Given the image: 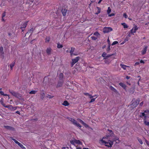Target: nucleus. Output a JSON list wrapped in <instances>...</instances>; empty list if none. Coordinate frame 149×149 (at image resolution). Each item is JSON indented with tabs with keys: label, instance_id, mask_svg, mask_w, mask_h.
<instances>
[{
	"label": "nucleus",
	"instance_id": "f257e3e1",
	"mask_svg": "<svg viewBox=\"0 0 149 149\" xmlns=\"http://www.w3.org/2000/svg\"><path fill=\"white\" fill-rule=\"evenodd\" d=\"M111 136L107 135L106 137H103L100 141V143L101 144H105V145L108 147H111L113 144V141L111 140Z\"/></svg>",
	"mask_w": 149,
	"mask_h": 149
},
{
	"label": "nucleus",
	"instance_id": "f03ea898",
	"mask_svg": "<svg viewBox=\"0 0 149 149\" xmlns=\"http://www.w3.org/2000/svg\"><path fill=\"white\" fill-rule=\"evenodd\" d=\"M67 118L73 124L79 127V128H81V126L79 123L77 121L74 119L69 117H68Z\"/></svg>",
	"mask_w": 149,
	"mask_h": 149
},
{
	"label": "nucleus",
	"instance_id": "7ed1b4c3",
	"mask_svg": "<svg viewBox=\"0 0 149 149\" xmlns=\"http://www.w3.org/2000/svg\"><path fill=\"white\" fill-rule=\"evenodd\" d=\"M108 131H110V134L109 136H111V137H110L111 139V141H113V143L114 141H116L117 140H118L119 138L118 136H113V135H111L112 134H113V133L111 130H108Z\"/></svg>",
	"mask_w": 149,
	"mask_h": 149
},
{
	"label": "nucleus",
	"instance_id": "20e7f679",
	"mask_svg": "<svg viewBox=\"0 0 149 149\" xmlns=\"http://www.w3.org/2000/svg\"><path fill=\"white\" fill-rule=\"evenodd\" d=\"M11 139L13 140L14 142L17 144L22 149H26V148L24 147L23 145L20 143L18 142L17 141L13 138H11Z\"/></svg>",
	"mask_w": 149,
	"mask_h": 149
},
{
	"label": "nucleus",
	"instance_id": "39448f33",
	"mask_svg": "<svg viewBox=\"0 0 149 149\" xmlns=\"http://www.w3.org/2000/svg\"><path fill=\"white\" fill-rule=\"evenodd\" d=\"M112 30V29L111 27H105L103 28V32L104 33H107L111 31Z\"/></svg>",
	"mask_w": 149,
	"mask_h": 149
},
{
	"label": "nucleus",
	"instance_id": "423d86ee",
	"mask_svg": "<svg viewBox=\"0 0 149 149\" xmlns=\"http://www.w3.org/2000/svg\"><path fill=\"white\" fill-rule=\"evenodd\" d=\"M140 100L138 98L136 100L135 102H133L131 104L132 107L133 108L136 107L139 104Z\"/></svg>",
	"mask_w": 149,
	"mask_h": 149
},
{
	"label": "nucleus",
	"instance_id": "0eeeda50",
	"mask_svg": "<svg viewBox=\"0 0 149 149\" xmlns=\"http://www.w3.org/2000/svg\"><path fill=\"white\" fill-rule=\"evenodd\" d=\"M80 58V57L79 56L77 57H76L75 58L72 59V62L71 63V67H72L79 60V59Z\"/></svg>",
	"mask_w": 149,
	"mask_h": 149
},
{
	"label": "nucleus",
	"instance_id": "6e6552de",
	"mask_svg": "<svg viewBox=\"0 0 149 149\" xmlns=\"http://www.w3.org/2000/svg\"><path fill=\"white\" fill-rule=\"evenodd\" d=\"M28 22V21H26L21 25L20 28L22 29V31L24 30L26 26V25Z\"/></svg>",
	"mask_w": 149,
	"mask_h": 149
},
{
	"label": "nucleus",
	"instance_id": "1a4fd4ad",
	"mask_svg": "<svg viewBox=\"0 0 149 149\" xmlns=\"http://www.w3.org/2000/svg\"><path fill=\"white\" fill-rule=\"evenodd\" d=\"M77 120L86 127H88V125L85 123L82 120L79 118L77 119Z\"/></svg>",
	"mask_w": 149,
	"mask_h": 149
},
{
	"label": "nucleus",
	"instance_id": "9d476101",
	"mask_svg": "<svg viewBox=\"0 0 149 149\" xmlns=\"http://www.w3.org/2000/svg\"><path fill=\"white\" fill-rule=\"evenodd\" d=\"M9 91L12 95L15 97H17L19 94L11 90H9Z\"/></svg>",
	"mask_w": 149,
	"mask_h": 149
},
{
	"label": "nucleus",
	"instance_id": "9b49d317",
	"mask_svg": "<svg viewBox=\"0 0 149 149\" xmlns=\"http://www.w3.org/2000/svg\"><path fill=\"white\" fill-rule=\"evenodd\" d=\"M147 48L148 47L147 46H145L144 47L141 51V53L142 55H144L146 54Z\"/></svg>",
	"mask_w": 149,
	"mask_h": 149
},
{
	"label": "nucleus",
	"instance_id": "f8f14e48",
	"mask_svg": "<svg viewBox=\"0 0 149 149\" xmlns=\"http://www.w3.org/2000/svg\"><path fill=\"white\" fill-rule=\"evenodd\" d=\"M146 114L144 113V112H141L140 113L139 116L141 118L143 117V118H145L146 119L147 118Z\"/></svg>",
	"mask_w": 149,
	"mask_h": 149
},
{
	"label": "nucleus",
	"instance_id": "ddd939ff",
	"mask_svg": "<svg viewBox=\"0 0 149 149\" xmlns=\"http://www.w3.org/2000/svg\"><path fill=\"white\" fill-rule=\"evenodd\" d=\"M67 11V9L65 8H62L61 10V12L63 16H65Z\"/></svg>",
	"mask_w": 149,
	"mask_h": 149
},
{
	"label": "nucleus",
	"instance_id": "4468645a",
	"mask_svg": "<svg viewBox=\"0 0 149 149\" xmlns=\"http://www.w3.org/2000/svg\"><path fill=\"white\" fill-rule=\"evenodd\" d=\"M4 127L7 130L13 131L15 130V129L11 126H4Z\"/></svg>",
	"mask_w": 149,
	"mask_h": 149
},
{
	"label": "nucleus",
	"instance_id": "2eb2a0df",
	"mask_svg": "<svg viewBox=\"0 0 149 149\" xmlns=\"http://www.w3.org/2000/svg\"><path fill=\"white\" fill-rule=\"evenodd\" d=\"M63 80H59L57 85V87H61L63 85Z\"/></svg>",
	"mask_w": 149,
	"mask_h": 149
},
{
	"label": "nucleus",
	"instance_id": "dca6fc26",
	"mask_svg": "<svg viewBox=\"0 0 149 149\" xmlns=\"http://www.w3.org/2000/svg\"><path fill=\"white\" fill-rule=\"evenodd\" d=\"M143 120L144 123L145 125L147 126H149V120L147 121L146 120V118L145 119V118H143Z\"/></svg>",
	"mask_w": 149,
	"mask_h": 149
},
{
	"label": "nucleus",
	"instance_id": "f3484780",
	"mask_svg": "<svg viewBox=\"0 0 149 149\" xmlns=\"http://www.w3.org/2000/svg\"><path fill=\"white\" fill-rule=\"evenodd\" d=\"M75 49L74 47H72L71 48V50H70V55L71 56H72V55H76V54H74L73 53V52H74V51H75Z\"/></svg>",
	"mask_w": 149,
	"mask_h": 149
},
{
	"label": "nucleus",
	"instance_id": "a211bd4d",
	"mask_svg": "<svg viewBox=\"0 0 149 149\" xmlns=\"http://www.w3.org/2000/svg\"><path fill=\"white\" fill-rule=\"evenodd\" d=\"M52 50V49L51 48L49 47V48H47V49L46 51V53H47V54L48 55L50 54H51Z\"/></svg>",
	"mask_w": 149,
	"mask_h": 149
},
{
	"label": "nucleus",
	"instance_id": "6ab92c4d",
	"mask_svg": "<svg viewBox=\"0 0 149 149\" xmlns=\"http://www.w3.org/2000/svg\"><path fill=\"white\" fill-rule=\"evenodd\" d=\"M119 85L122 87L124 89H126V85L124 84L122 82H120L119 84Z\"/></svg>",
	"mask_w": 149,
	"mask_h": 149
},
{
	"label": "nucleus",
	"instance_id": "aec40b11",
	"mask_svg": "<svg viewBox=\"0 0 149 149\" xmlns=\"http://www.w3.org/2000/svg\"><path fill=\"white\" fill-rule=\"evenodd\" d=\"M120 66L121 67L123 68L124 70H125L126 69V68H129L130 66H127L126 65L123 64H120Z\"/></svg>",
	"mask_w": 149,
	"mask_h": 149
},
{
	"label": "nucleus",
	"instance_id": "412c9836",
	"mask_svg": "<svg viewBox=\"0 0 149 149\" xmlns=\"http://www.w3.org/2000/svg\"><path fill=\"white\" fill-rule=\"evenodd\" d=\"M63 74L62 73H60L59 74V80L60 81H61V80H63Z\"/></svg>",
	"mask_w": 149,
	"mask_h": 149
},
{
	"label": "nucleus",
	"instance_id": "4be33fe9",
	"mask_svg": "<svg viewBox=\"0 0 149 149\" xmlns=\"http://www.w3.org/2000/svg\"><path fill=\"white\" fill-rule=\"evenodd\" d=\"M70 104L68 102L66 101H64L63 103L62 104L64 106H68Z\"/></svg>",
	"mask_w": 149,
	"mask_h": 149
},
{
	"label": "nucleus",
	"instance_id": "5701e85b",
	"mask_svg": "<svg viewBox=\"0 0 149 149\" xmlns=\"http://www.w3.org/2000/svg\"><path fill=\"white\" fill-rule=\"evenodd\" d=\"M4 107H6V108H8L9 109H13V107L11 105H4Z\"/></svg>",
	"mask_w": 149,
	"mask_h": 149
},
{
	"label": "nucleus",
	"instance_id": "b1692460",
	"mask_svg": "<svg viewBox=\"0 0 149 149\" xmlns=\"http://www.w3.org/2000/svg\"><path fill=\"white\" fill-rule=\"evenodd\" d=\"M34 31V29L33 28H32L31 29H30L26 33V35H27V34H28L29 33H31V35L32 33H33Z\"/></svg>",
	"mask_w": 149,
	"mask_h": 149
},
{
	"label": "nucleus",
	"instance_id": "393cba45",
	"mask_svg": "<svg viewBox=\"0 0 149 149\" xmlns=\"http://www.w3.org/2000/svg\"><path fill=\"white\" fill-rule=\"evenodd\" d=\"M97 8L98 10L97 12L95 13L96 15H98L101 12V8L98 7H97Z\"/></svg>",
	"mask_w": 149,
	"mask_h": 149
},
{
	"label": "nucleus",
	"instance_id": "a878e982",
	"mask_svg": "<svg viewBox=\"0 0 149 149\" xmlns=\"http://www.w3.org/2000/svg\"><path fill=\"white\" fill-rule=\"evenodd\" d=\"M110 88L113 92L115 93H116L117 92V90L113 87L112 86H110Z\"/></svg>",
	"mask_w": 149,
	"mask_h": 149
},
{
	"label": "nucleus",
	"instance_id": "bb28decb",
	"mask_svg": "<svg viewBox=\"0 0 149 149\" xmlns=\"http://www.w3.org/2000/svg\"><path fill=\"white\" fill-rule=\"evenodd\" d=\"M1 54L3 55L4 54V52H3V48L2 47H0V54Z\"/></svg>",
	"mask_w": 149,
	"mask_h": 149
},
{
	"label": "nucleus",
	"instance_id": "cd10ccee",
	"mask_svg": "<svg viewBox=\"0 0 149 149\" xmlns=\"http://www.w3.org/2000/svg\"><path fill=\"white\" fill-rule=\"evenodd\" d=\"M133 28H134V32H133L134 33H135L136 31L138 29V27L136 25H134Z\"/></svg>",
	"mask_w": 149,
	"mask_h": 149
},
{
	"label": "nucleus",
	"instance_id": "c85d7f7f",
	"mask_svg": "<svg viewBox=\"0 0 149 149\" xmlns=\"http://www.w3.org/2000/svg\"><path fill=\"white\" fill-rule=\"evenodd\" d=\"M15 61L13 62L10 65V67L11 70H12L13 68L14 67L15 64Z\"/></svg>",
	"mask_w": 149,
	"mask_h": 149
},
{
	"label": "nucleus",
	"instance_id": "c756f323",
	"mask_svg": "<svg viewBox=\"0 0 149 149\" xmlns=\"http://www.w3.org/2000/svg\"><path fill=\"white\" fill-rule=\"evenodd\" d=\"M50 40V38L49 37H47L45 39V42H49Z\"/></svg>",
	"mask_w": 149,
	"mask_h": 149
},
{
	"label": "nucleus",
	"instance_id": "7c9ffc66",
	"mask_svg": "<svg viewBox=\"0 0 149 149\" xmlns=\"http://www.w3.org/2000/svg\"><path fill=\"white\" fill-rule=\"evenodd\" d=\"M122 25L123 26L124 28H127L128 27V26L125 23H122Z\"/></svg>",
	"mask_w": 149,
	"mask_h": 149
},
{
	"label": "nucleus",
	"instance_id": "2f4dec72",
	"mask_svg": "<svg viewBox=\"0 0 149 149\" xmlns=\"http://www.w3.org/2000/svg\"><path fill=\"white\" fill-rule=\"evenodd\" d=\"M63 46L60 43H58L57 44V47L58 48H61L63 47Z\"/></svg>",
	"mask_w": 149,
	"mask_h": 149
},
{
	"label": "nucleus",
	"instance_id": "473e14b6",
	"mask_svg": "<svg viewBox=\"0 0 149 149\" xmlns=\"http://www.w3.org/2000/svg\"><path fill=\"white\" fill-rule=\"evenodd\" d=\"M107 54L106 53L104 52L102 53V56L104 57L105 59H106L107 58H106V57L107 56Z\"/></svg>",
	"mask_w": 149,
	"mask_h": 149
},
{
	"label": "nucleus",
	"instance_id": "72a5a7b5",
	"mask_svg": "<svg viewBox=\"0 0 149 149\" xmlns=\"http://www.w3.org/2000/svg\"><path fill=\"white\" fill-rule=\"evenodd\" d=\"M75 143L78 144H80L81 143V142L80 141L78 140L75 139Z\"/></svg>",
	"mask_w": 149,
	"mask_h": 149
},
{
	"label": "nucleus",
	"instance_id": "f704fd0d",
	"mask_svg": "<svg viewBox=\"0 0 149 149\" xmlns=\"http://www.w3.org/2000/svg\"><path fill=\"white\" fill-rule=\"evenodd\" d=\"M111 11V9L110 7H108V8L107 10V13L108 14H109Z\"/></svg>",
	"mask_w": 149,
	"mask_h": 149
},
{
	"label": "nucleus",
	"instance_id": "c9c22d12",
	"mask_svg": "<svg viewBox=\"0 0 149 149\" xmlns=\"http://www.w3.org/2000/svg\"><path fill=\"white\" fill-rule=\"evenodd\" d=\"M114 55H115V54H108V55H107V56L106 57V58H108L111 56H113Z\"/></svg>",
	"mask_w": 149,
	"mask_h": 149
},
{
	"label": "nucleus",
	"instance_id": "e433bc0d",
	"mask_svg": "<svg viewBox=\"0 0 149 149\" xmlns=\"http://www.w3.org/2000/svg\"><path fill=\"white\" fill-rule=\"evenodd\" d=\"M36 92H37V91H32L29 92V93L30 94H35L36 93Z\"/></svg>",
	"mask_w": 149,
	"mask_h": 149
},
{
	"label": "nucleus",
	"instance_id": "4c0bfd02",
	"mask_svg": "<svg viewBox=\"0 0 149 149\" xmlns=\"http://www.w3.org/2000/svg\"><path fill=\"white\" fill-rule=\"evenodd\" d=\"M70 143L73 145H74V143H75V140H71L70 141Z\"/></svg>",
	"mask_w": 149,
	"mask_h": 149
},
{
	"label": "nucleus",
	"instance_id": "58836bf2",
	"mask_svg": "<svg viewBox=\"0 0 149 149\" xmlns=\"http://www.w3.org/2000/svg\"><path fill=\"white\" fill-rule=\"evenodd\" d=\"M93 34L97 36H98L100 35V33L98 32H95Z\"/></svg>",
	"mask_w": 149,
	"mask_h": 149
},
{
	"label": "nucleus",
	"instance_id": "ea45409f",
	"mask_svg": "<svg viewBox=\"0 0 149 149\" xmlns=\"http://www.w3.org/2000/svg\"><path fill=\"white\" fill-rule=\"evenodd\" d=\"M118 43V42L117 41H114L112 44L111 45L113 46L114 45H116Z\"/></svg>",
	"mask_w": 149,
	"mask_h": 149
},
{
	"label": "nucleus",
	"instance_id": "a19ab883",
	"mask_svg": "<svg viewBox=\"0 0 149 149\" xmlns=\"http://www.w3.org/2000/svg\"><path fill=\"white\" fill-rule=\"evenodd\" d=\"M95 99H96V98H92L91 99V100L89 102V103H92V102H94V101H95Z\"/></svg>",
	"mask_w": 149,
	"mask_h": 149
},
{
	"label": "nucleus",
	"instance_id": "79ce46f5",
	"mask_svg": "<svg viewBox=\"0 0 149 149\" xmlns=\"http://www.w3.org/2000/svg\"><path fill=\"white\" fill-rule=\"evenodd\" d=\"M110 45H108V47L107 49V51L108 52L110 50Z\"/></svg>",
	"mask_w": 149,
	"mask_h": 149
},
{
	"label": "nucleus",
	"instance_id": "37998d69",
	"mask_svg": "<svg viewBox=\"0 0 149 149\" xmlns=\"http://www.w3.org/2000/svg\"><path fill=\"white\" fill-rule=\"evenodd\" d=\"M91 38L92 40H95L97 39V38L94 36H92L91 37Z\"/></svg>",
	"mask_w": 149,
	"mask_h": 149
},
{
	"label": "nucleus",
	"instance_id": "c03bdc74",
	"mask_svg": "<svg viewBox=\"0 0 149 149\" xmlns=\"http://www.w3.org/2000/svg\"><path fill=\"white\" fill-rule=\"evenodd\" d=\"M0 102H1V104L4 107V105H5V104H4V103H3V99H1V100Z\"/></svg>",
	"mask_w": 149,
	"mask_h": 149
},
{
	"label": "nucleus",
	"instance_id": "a18cd8bd",
	"mask_svg": "<svg viewBox=\"0 0 149 149\" xmlns=\"http://www.w3.org/2000/svg\"><path fill=\"white\" fill-rule=\"evenodd\" d=\"M1 88H0V94L1 95H4V93L1 91Z\"/></svg>",
	"mask_w": 149,
	"mask_h": 149
},
{
	"label": "nucleus",
	"instance_id": "49530a36",
	"mask_svg": "<svg viewBox=\"0 0 149 149\" xmlns=\"http://www.w3.org/2000/svg\"><path fill=\"white\" fill-rule=\"evenodd\" d=\"M144 113H146L147 114L149 113V110H146L145 111H144Z\"/></svg>",
	"mask_w": 149,
	"mask_h": 149
},
{
	"label": "nucleus",
	"instance_id": "de8ad7c7",
	"mask_svg": "<svg viewBox=\"0 0 149 149\" xmlns=\"http://www.w3.org/2000/svg\"><path fill=\"white\" fill-rule=\"evenodd\" d=\"M123 16L124 17H125V18H127V14L126 13H124L123 14Z\"/></svg>",
	"mask_w": 149,
	"mask_h": 149
},
{
	"label": "nucleus",
	"instance_id": "09e8293b",
	"mask_svg": "<svg viewBox=\"0 0 149 149\" xmlns=\"http://www.w3.org/2000/svg\"><path fill=\"white\" fill-rule=\"evenodd\" d=\"M138 141L139 142V143L141 144H142L143 143V141L141 139H138Z\"/></svg>",
	"mask_w": 149,
	"mask_h": 149
},
{
	"label": "nucleus",
	"instance_id": "8fccbe9b",
	"mask_svg": "<svg viewBox=\"0 0 149 149\" xmlns=\"http://www.w3.org/2000/svg\"><path fill=\"white\" fill-rule=\"evenodd\" d=\"M134 28H133L132 29H131L130 30V32L131 33H132L133 34H134V33L133 32H134Z\"/></svg>",
	"mask_w": 149,
	"mask_h": 149
},
{
	"label": "nucleus",
	"instance_id": "3c124183",
	"mask_svg": "<svg viewBox=\"0 0 149 149\" xmlns=\"http://www.w3.org/2000/svg\"><path fill=\"white\" fill-rule=\"evenodd\" d=\"M88 96L90 98H91L93 97V96H92L91 95L89 94L88 95Z\"/></svg>",
	"mask_w": 149,
	"mask_h": 149
},
{
	"label": "nucleus",
	"instance_id": "603ef678",
	"mask_svg": "<svg viewBox=\"0 0 149 149\" xmlns=\"http://www.w3.org/2000/svg\"><path fill=\"white\" fill-rule=\"evenodd\" d=\"M140 63L139 62H136V63H135V64H134V66H136V65H139V64Z\"/></svg>",
	"mask_w": 149,
	"mask_h": 149
},
{
	"label": "nucleus",
	"instance_id": "864d4df0",
	"mask_svg": "<svg viewBox=\"0 0 149 149\" xmlns=\"http://www.w3.org/2000/svg\"><path fill=\"white\" fill-rule=\"evenodd\" d=\"M146 143L147 144V145L149 146V142L147 141V140H146Z\"/></svg>",
	"mask_w": 149,
	"mask_h": 149
},
{
	"label": "nucleus",
	"instance_id": "5fc2aeb1",
	"mask_svg": "<svg viewBox=\"0 0 149 149\" xmlns=\"http://www.w3.org/2000/svg\"><path fill=\"white\" fill-rule=\"evenodd\" d=\"M84 95H85L88 96V95L89 94V93H84Z\"/></svg>",
	"mask_w": 149,
	"mask_h": 149
},
{
	"label": "nucleus",
	"instance_id": "6e6d98bb",
	"mask_svg": "<svg viewBox=\"0 0 149 149\" xmlns=\"http://www.w3.org/2000/svg\"><path fill=\"white\" fill-rule=\"evenodd\" d=\"M107 41L108 42V45H110V41L109 38L107 39Z\"/></svg>",
	"mask_w": 149,
	"mask_h": 149
},
{
	"label": "nucleus",
	"instance_id": "4d7b16f0",
	"mask_svg": "<svg viewBox=\"0 0 149 149\" xmlns=\"http://www.w3.org/2000/svg\"><path fill=\"white\" fill-rule=\"evenodd\" d=\"M109 16L110 17H111V16H114V14L113 13H111V14H109Z\"/></svg>",
	"mask_w": 149,
	"mask_h": 149
},
{
	"label": "nucleus",
	"instance_id": "13d9d810",
	"mask_svg": "<svg viewBox=\"0 0 149 149\" xmlns=\"http://www.w3.org/2000/svg\"><path fill=\"white\" fill-rule=\"evenodd\" d=\"M93 97H94L95 96H96V97L95 98H97V97H98V95H93Z\"/></svg>",
	"mask_w": 149,
	"mask_h": 149
},
{
	"label": "nucleus",
	"instance_id": "bf43d9fd",
	"mask_svg": "<svg viewBox=\"0 0 149 149\" xmlns=\"http://www.w3.org/2000/svg\"><path fill=\"white\" fill-rule=\"evenodd\" d=\"M16 113H17V114H19V115H20V112L18 111H16Z\"/></svg>",
	"mask_w": 149,
	"mask_h": 149
},
{
	"label": "nucleus",
	"instance_id": "052dcab7",
	"mask_svg": "<svg viewBox=\"0 0 149 149\" xmlns=\"http://www.w3.org/2000/svg\"><path fill=\"white\" fill-rule=\"evenodd\" d=\"M48 97L49 98H53V96H52L51 95H48Z\"/></svg>",
	"mask_w": 149,
	"mask_h": 149
},
{
	"label": "nucleus",
	"instance_id": "680f3d73",
	"mask_svg": "<svg viewBox=\"0 0 149 149\" xmlns=\"http://www.w3.org/2000/svg\"><path fill=\"white\" fill-rule=\"evenodd\" d=\"M5 12H4V13H3V15H2V17H3V18L5 16Z\"/></svg>",
	"mask_w": 149,
	"mask_h": 149
},
{
	"label": "nucleus",
	"instance_id": "e2e57ef3",
	"mask_svg": "<svg viewBox=\"0 0 149 149\" xmlns=\"http://www.w3.org/2000/svg\"><path fill=\"white\" fill-rule=\"evenodd\" d=\"M143 102H142L140 104V106H141L143 105Z\"/></svg>",
	"mask_w": 149,
	"mask_h": 149
},
{
	"label": "nucleus",
	"instance_id": "0e129e2a",
	"mask_svg": "<svg viewBox=\"0 0 149 149\" xmlns=\"http://www.w3.org/2000/svg\"><path fill=\"white\" fill-rule=\"evenodd\" d=\"M131 32L129 33L127 35V37H130L131 36Z\"/></svg>",
	"mask_w": 149,
	"mask_h": 149
},
{
	"label": "nucleus",
	"instance_id": "69168bd1",
	"mask_svg": "<svg viewBox=\"0 0 149 149\" xmlns=\"http://www.w3.org/2000/svg\"><path fill=\"white\" fill-rule=\"evenodd\" d=\"M140 63H144V61L142 60H141L140 61Z\"/></svg>",
	"mask_w": 149,
	"mask_h": 149
},
{
	"label": "nucleus",
	"instance_id": "338daca9",
	"mask_svg": "<svg viewBox=\"0 0 149 149\" xmlns=\"http://www.w3.org/2000/svg\"><path fill=\"white\" fill-rule=\"evenodd\" d=\"M130 78V76H126V78L127 79H129Z\"/></svg>",
	"mask_w": 149,
	"mask_h": 149
},
{
	"label": "nucleus",
	"instance_id": "774afa93",
	"mask_svg": "<svg viewBox=\"0 0 149 149\" xmlns=\"http://www.w3.org/2000/svg\"><path fill=\"white\" fill-rule=\"evenodd\" d=\"M3 95L4 96H8V97H9V95H8L6 94H4V95Z\"/></svg>",
	"mask_w": 149,
	"mask_h": 149
}]
</instances>
